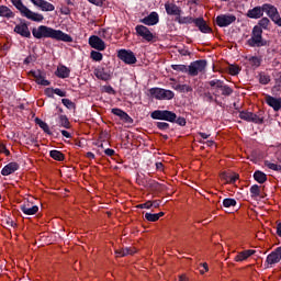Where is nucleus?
Wrapping results in <instances>:
<instances>
[{"label":"nucleus","mask_w":281,"mask_h":281,"mask_svg":"<svg viewBox=\"0 0 281 281\" xmlns=\"http://www.w3.org/2000/svg\"><path fill=\"white\" fill-rule=\"evenodd\" d=\"M20 166L18 162H9L7 166H4L1 170L2 177H10V175H14L16 170H19Z\"/></svg>","instance_id":"23"},{"label":"nucleus","mask_w":281,"mask_h":281,"mask_svg":"<svg viewBox=\"0 0 281 281\" xmlns=\"http://www.w3.org/2000/svg\"><path fill=\"white\" fill-rule=\"evenodd\" d=\"M250 122H252L254 124H265V117L252 113V116L250 119Z\"/></svg>","instance_id":"46"},{"label":"nucleus","mask_w":281,"mask_h":281,"mask_svg":"<svg viewBox=\"0 0 281 281\" xmlns=\"http://www.w3.org/2000/svg\"><path fill=\"white\" fill-rule=\"evenodd\" d=\"M173 123L178 124V126H186V124H188L186 117L183 116L176 117V121Z\"/></svg>","instance_id":"53"},{"label":"nucleus","mask_w":281,"mask_h":281,"mask_svg":"<svg viewBox=\"0 0 281 281\" xmlns=\"http://www.w3.org/2000/svg\"><path fill=\"white\" fill-rule=\"evenodd\" d=\"M104 155L108 157H113L115 155V149L106 148L104 149Z\"/></svg>","instance_id":"58"},{"label":"nucleus","mask_w":281,"mask_h":281,"mask_svg":"<svg viewBox=\"0 0 281 281\" xmlns=\"http://www.w3.org/2000/svg\"><path fill=\"white\" fill-rule=\"evenodd\" d=\"M57 78H69V75L71 74V70L67 66H60L57 68V71L55 72Z\"/></svg>","instance_id":"25"},{"label":"nucleus","mask_w":281,"mask_h":281,"mask_svg":"<svg viewBox=\"0 0 281 281\" xmlns=\"http://www.w3.org/2000/svg\"><path fill=\"white\" fill-rule=\"evenodd\" d=\"M55 95H59V98H67V91L61 90L60 88H54Z\"/></svg>","instance_id":"52"},{"label":"nucleus","mask_w":281,"mask_h":281,"mask_svg":"<svg viewBox=\"0 0 281 281\" xmlns=\"http://www.w3.org/2000/svg\"><path fill=\"white\" fill-rule=\"evenodd\" d=\"M254 179L257 181V183H265L267 181V173L256 170L254 172Z\"/></svg>","instance_id":"31"},{"label":"nucleus","mask_w":281,"mask_h":281,"mask_svg":"<svg viewBox=\"0 0 281 281\" xmlns=\"http://www.w3.org/2000/svg\"><path fill=\"white\" fill-rule=\"evenodd\" d=\"M117 58L125 63V65H135L137 63V57L133 50L120 49L117 52Z\"/></svg>","instance_id":"9"},{"label":"nucleus","mask_w":281,"mask_h":281,"mask_svg":"<svg viewBox=\"0 0 281 281\" xmlns=\"http://www.w3.org/2000/svg\"><path fill=\"white\" fill-rule=\"evenodd\" d=\"M209 85L212 89H215V92L213 93L215 98H218L220 95H223V98H229V95L234 93V89L221 79H213L209 81ZM218 91H221V93H218Z\"/></svg>","instance_id":"3"},{"label":"nucleus","mask_w":281,"mask_h":281,"mask_svg":"<svg viewBox=\"0 0 281 281\" xmlns=\"http://www.w3.org/2000/svg\"><path fill=\"white\" fill-rule=\"evenodd\" d=\"M49 156L52 159H55V161H65V154L60 150L53 149L49 151Z\"/></svg>","instance_id":"32"},{"label":"nucleus","mask_w":281,"mask_h":281,"mask_svg":"<svg viewBox=\"0 0 281 281\" xmlns=\"http://www.w3.org/2000/svg\"><path fill=\"white\" fill-rule=\"evenodd\" d=\"M22 16H24L25 19H29V21H34L35 23H42V21H44L45 19L43 14L36 13L30 10L29 8H26V10L22 13Z\"/></svg>","instance_id":"17"},{"label":"nucleus","mask_w":281,"mask_h":281,"mask_svg":"<svg viewBox=\"0 0 281 281\" xmlns=\"http://www.w3.org/2000/svg\"><path fill=\"white\" fill-rule=\"evenodd\" d=\"M135 32L136 36H140V38H143V41H146V43H153L156 38L155 34L150 32V29L142 24L135 26Z\"/></svg>","instance_id":"7"},{"label":"nucleus","mask_w":281,"mask_h":281,"mask_svg":"<svg viewBox=\"0 0 281 281\" xmlns=\"http://www.w3.org/2000/svg\"><path fill=\"white\" fill-rule=\"evenodd\" d=\"M238 202H236V199L226 198L223 200L224 207H236Z\"/></svg>","instance_id":"40"},{"label":"nucleus","mask_w":281,"mask_h":281,"mask_svg":"<svg viewBox=\"0 0 281 281\" xmlns=\"http://www.w3.org/2000/svg\"><path fill=\"white\" fill-rule=\"evenodd\" d=\"M90 58H92V60H95L97 63H100V60H102L103 58V55L98 50H92L90 53Z\"/></svg>","instance_id":"45"},{"label":"nucleus","mask_w":281,"mask_h":281,"mask_svg":"<svg viewBox=\"0 0 281 281\" xmlns=\"http://www.w3.org/2000/svg\"><path fill=\"white\" fill-rule=\"evenodd\" d=\"M205 67H207V60L198 59L187 66V74L191 77L199 76V74L205 71Z\"/></svg>","instance_id":"5"},{"label":"nucleus","mask_w":281,"mask_h":281,"mask_svg":"<svg viewBox=\"0 0 281 281\" xmlns=\"http://www.w3.org/2000/svg\"><path fill=\"white\" fill-rule=\"evenodd\" d=\"M165 10L169 16H181V8H179L175 3L166 2L165 3Z\"/></svg>","instance_id":"20"},{"label":"nucleus","mask_w":281,"mask_h":281,"mask_svg":"<svg viewBox=\"0 0 281 281\" xmlns=\"http://www.w3.org/2000/svg\"><path fill=\"white\" fill-rule=\"evenodd\" d=\"M194 25L202 32V34H212V27L207 25V22H205L203 18H196Z\"/></svg>","instance_id":"22"},{"label":"nucleus","mask_w":281,"mask_h":281,"mask_svg":"<svg viewBox=\"0 0 281 281\" xmlns=\"http://www.w3.org/2000/svg\"><path fill=\"white\" fill-rule=\"evenodd\" d=\"M176 21L180 24V25H191V23H196V19L192 18V16H181L179 15L178 18H176Z\"/></svg>","instance_id":"27"},{"label":"nucleus","mask_w":281,"mask_h":281,"mask_svg":"<svg viewBox=\"0 0 281 281\" xmlns=\"http://www.w3.org/2000/svg\"><path fill=\"white\" fill-rule=\"evenodd\" d=\"M0 16L2 19H14L15 14L7 5H0Z\"/></svg>","instance_id":"24"},{"label":"nucleus","mask_w":281,"mask_h":281,"mask_svg":"<svg viewBox=\"0 0 281 281\" xmlns=\"http://www.w3.org/2000/svg\"><path fill=\"white\" fill-rule=\"evenodd\" d=\"M40 9L42 12H54V10H56V7H54V4H52L50 2L44 0Z\"/></svg>","instance_id":"36"},{"label":"nucleus","mask_w":281,"mask_h":281,"mask_svg":"<svg viewBox=\"0 0 281 281\" xmlns=\"http://www.w3.org/2000/svg\"><path fill=\"white\" fill-rule=\"evenodd\" d=\"M12 5H14V8H16L21 14V16L23 15V13L27 10V7L25 4H23V0H10Z\"/></svg>","instance_id":"29"},{"label":"nucleus","mask_w":281,"mask_h":281,"mask_svg":"<svg viewBox=\"0 0 281 281\" xmlns=\"http://www.w3.org/2000/svg\"><path fill=\"white\" fill-rule=\"evenodd\" d=\"M94 76L98 78V80H103V82H109L112 77V72L109 70V68L104 67H98L94 69Z\"/></svg>","instance_id":"15"},{"label":"nucleus","mask_w":281,"mask_h":281,"mask_svg":"<svg viewBox=\"0 0 281 281\" xmlns=\"http://www.w3.org/2000/svg\"><path fill=\"white\" fill-rule=\"evenodd\" d=\"M238 179H239V176L235 173V175L231 176L228 183L234 184L238 181Z\"/></svg>","instance_id":"59"},{"label":"nucleus","mask_w":281,"mask_h":281,"mask_svg":"<svg viewBox=\"0 0 281 281\" xmlns=\"http://www.w3.org/2000/svg\"><path fill=\"white\" fill-rule=\"evenodd\" d=\"M0 153H3L7 157H10V150L3 144H0Z\"/></svg>","instance_id":"56"},{"label":"nucleus","mask_w":281,"mask_h":281,"mask_svg":"<svg viewBox=\"0 0 281 281\" xmlns=\"http://www.w3.org/2000/svg\"><path fill=\"white\" fill-rule=\"evenodd\" d=\"M60 13L65 14L66 16H69V14H71V9H69V7H63L60 9Z\"/></svg>","instance_id":"57"},{"label":"nucleus","mask_w":281,"mask_h":281,"mask_svg":"<svg viewBox=\"0 0 281 281\" xmlns=\"http://www.w3.org/2000/svg\"><path fill=\"white\" fill-rule=\"evenodd\" d=\"M133 254H135V251H133L131 248H122L120 250H115V255L119 258H124V256H133Z\"/></svg>","instance_id":"34"},{"label":"nucleus","mask_w":281,"mask_h":281,"mask_svg":"<svg viewBox=\"0 0 281 281\" xmlns=\"http://www.w3.org/2000/svg\"><path fill=\"white\" fill-rule=\"evenodd\" d=\"M31 3H33V5H35L36 8H41L43 5V2L45 0H30Z\"/></svg>","instance_id":"60"},{"label":"nucleus","mask_w":281,"mask_h":281,"mask_svg":"<svg viewBox=\"0 0 281 281\" xmlns=\"http://www.w3.org/2000/svg\"><path fill=\"white\" fill-rule=\"evenodd\" d=\"M5 225H9V227H16V224L10 217L5 218Z\"/></svg>","instance_id":"61"},{"label":"nucleus","mask_w":281,"mask_h":281,"mask_svg":"<svg viewBox=\"0 0 281 281\" xmlns=\"http://www.w3.org/2000/svg\"><path fill=\"white\" fill-rule=\"evenodd\" d=\"M32 35L37 40L53 38L54 41H63V43H74V37H71V35L47 25H40L38 27L32 29Z\"/></svg>","instance_id":"2"},{"label":"nucleus","mask_w":281,"mask_h":281,"mask_svg":"<svg viewBox=\"0 0 281 281\" xmlns=\"http://www.w3.org/2000/svg\"><path fill=\"white\" fill-rule=\"evenodd\" d=\"M270 23L269 18H262L258 21L257 25L252 27L250 38L247 40L249 47H269L271 45L270 41L262 37V30H269Z\"/></svg>","instance_id":"1"},{"label":"nucleus","mask_w":281,"mask_h":281,"mask_svg":"<svg viewBox=\"0 0 281 281\" xmlns=\"http://www.w3.org/2000/svg\"><path fill=\"white\" fill-rule=\"evenodd\" d=\"M61 103L64 106H66V109H76V103L69 99H61Z\"/></svg>","instance_id":"49"},{"label":"nucleus","mask_w":281,"mask_h":281,"mask_svg":"<svg viewBox=\"0 0 281 281\" xmlns=\"http://www.w3.org/2000/svg\"><path fill=\"white\" fill-rule=\"evenodd\" d=\"M171 69H173V71H180L181 74H188V66L183 64L171 65Z\"/></svg>","instance_id":"41"},{"label":"nucleus","mask_w":281,"mask_h":281,"mask_svg":"<svg viewBox=\"0 0 281 281\" xmlns=\"http://www.w3.org/2000/svg\"><path fill=\"white\" fill-rule=\"evenodd\" d=\"M58 124L63 128H71V123L69 122V119L65 114L59 115Z\"/></svg>","instance_id":"33"},{"label":"nucleus","mask_w":281,"mask_h":281,"mask_svg":"<svg viewBox=\"0 0 281 281\" xmlns=\"http://www.w3.org/2000/svg\"><path fill=\"white\" fill-rule=\"evenodd\" d=\"M151 120H162L165 122H177V113L169 110H156L150 113Z\"/></svg>","instance_id":"4"},{"label":"nucleus","mask_w":281,"mask_h":281,"mask_svg":"<svg viewBox=\"0 0 281 281\" xmlns=\"http://www.w3.org/2000/svg\"><path fill=\"white\" fill-rule=\"evenodd\" d=\"M263 165L266 168H269V170H274V172H281V165L273 164L269 160H265Z\"/></svg>","instance_id":"37"},{"label":"nucleus","mask_w":281,"mask_h":281,"mask_svg":"<svg viewBox=\"0 0 281 281\" xmlns=\"http://www.w3.org/2000/svg\"><path fill=\"white\" fill-rule=\"evenodd\" d=\"M156 127L158 131H170V124L166 122H156Z\"/></svg>","instance_id":"47"},{"label":"nucleus","mask_w":281,"mask_h":281,"mask_svg":"<svg viewBox=\"0 0 281 281\" xmlns=\"http://www.w3.org/2000/svg\"><path fill=\"white\" fill-rule=\"evenodd\" d=\"M176 91H179V93H190L192 92V86H189V85H177L175 88H173Z\"/></svg>","instance_id":"35"},{"label":"nucleus","mask_w":281,"mask_h":281,"mask_svg":"<svg viewBox=\"0 0 281 281\" xmlns=\"http://www.w3.org/2000/svg\"><path fill=\"white\" fill-rule=\"evenodd\" d=\"M88 43L92 49H97L98 52H104L106 49V44L98 35H91Z\"/></svg>","instance_id":"13"},{"label":"nucleus","mask_w":281,"mask_h":281,"mask_svg":"<svg viewBox=\"0 0 281 281\" xmlns=\"http://www.w3.org/2000/svg\"><path fill=\"white\" fill-rule=\"evenodd\" d=\"M248 63L252 69H258L262 65V59L258 56H251L248 58Z\"/></svg>","instance_id":"30"},{"label":"nucleus","mask_w":281,"mask_h":281,"mask_svg":"<svg viewBox=\"0 0 281 281\" xmlns=\"http://www.w3.org/2000/svg\"><path fill=\"white\" fill-rule=\"evenodd\" d=\"M280 260H281V247H278L267 256L265 261L266 269H271V267H273V265H278Z\"/></svg>","instance_id":"11"},{"label":"nucleus","mask_w":281,"mask_h":281,"mask_svg":"<svg viewBox=\"0 0 281 281\" xmlns=\"http://www.w3.org/2000/svg\"><path fill=\"white\" fill-rule=\"evenodd\" d=\"M215 23L218 27H229L232 23H236V15L234 14H220L215 19Z\"/></svg>","instance_id":"10"},{"label":"nucleus","mask_w":281,"mask_h":281,"mask_svg":"<svg viewBox=\"0 0 281 281\" xmlns=\"http://www.w3.org/2000/svg\"><path fill=\"white\" fill-rule=\"evenodd\" d=\"M247 252L244 250L241 252H239L237 256H235V261L236 262H243L244 260H247Z\"/></svg>","instance_id":"50"},{"label":"nucleus","mask_w":281,"mask_h":281,"mask_svg":"<svg viewBox=\"0 0 281 281\" xmlns=\"http://www.w3.org/2000/svg\"><path fill=\"white\" fill-rule=\"evenodd\" d=\"M13 32L22 36V38H32L30 25L25 20H20V23L14 26Z\"/></svg>","instance_id":"8"},{"label":"nucleus","mask_w":281,"mask_h":281,"mask_svg":"<svg viewBox=\"0 0 281 281\" xmlns=\"http://www.w3.org/2000/svg\"><path fill=\"white\" fill-rule=\"evenodd\" d=\"M263 12H266L269 19H271L272 16H274V14L278 13V8H276V5L271 3H263Z\"/></svg>","instance_id":"26"},{"label":"nucleus","mask_w":281,"mask_h":281,"mask_svg":"<svg viewBox=\"0 0 281 281\" xmlns=\"http://www.w3.org/2000/svg\"><path fill=\"white\" fill-rule=\"evenodd\" d=\"M20 210L26 216H34V214L38 213V205H34L30 202H26V203L20 205Z\"/></svg>","instance_id":"19"},{"label":"nucleus","mask_w":281,"mask_h":281,"mask_svg":"<svg viewBox=\"0 0 281 281\" xmlns=\"http://www.w3.org/2000/svg\"><path fill=\"white\" fill-rule=\"evenodd\" d=\"M104 1L106 0H89V3H92V5H97L98 8H102V5H104Z\"/></svg>","instance_id":"54"},{"label":"nucleus","mask_w":281,"mask_h":281,"mask_svg":"<svg viewBox=\"0 0 281 281\" xmlns=\"http://www.w3.org/2000/svg\"><path fill=\"white\" fill-rule=\"evenodd\" d=\"M136 207L138 210H150V207H153V201H147L143 204H138V205H136Z\"/></svg>","instance_id":"51"},{"label":"nucleus","mask_w":281,"mask_h":281,"mask_svg":"<svg viewBox=\"0 0 281 281\" xmlns=\"http://www.w3.org/2000/svg\"><path fill=\"white\" fill-rule=\"evenodd\" d=\"M204 100L205 102H215V104L221 106V101H218V99H214V94L211 92H204Z\"/></svg>","instance_id":"39"},{"label":"nucleus","mask_w":281,"mask_h":281,"mask_svg":"<svg viewBox=\"0 0 281 281\" xmlns=\"http://www.w3.org/2000/svg\"><path fill=\"white\" fill-rule=\"evenodd\" d=\"M149 95L156 100H172V98H175V92L164 88H150Z\"/></svg>","instance_id":"6"},{"label":"nucleus","mask_w":281,"mask_h":281,"mask_svg":"<svg viewBox=\"0 0 281 281\" xmlns=\"http://www.w3.org/2000/svg\"><path fill=\"white\" fill-rule=\"evenodd\" d=\"M104 91L105 93H115V90L113 89L112 86H105Z\"/></svg>","instance_id":"63"},{"label":"nucleus","mask_w":281,"mask_h":281,"mask_svg":"<svg viewBox=\"0 0 281 281\" xmlns=\"http://www.w3.org/2000/svg\"><path fill=\"white\" fill-rule=\"evenodd\" d=\"M246 16L248 19H262V16H265V4L249 9Z\"/></svg>","instance_id":"18"},{"label":"nucleus","mask_w":281,"mask_h":281,"mask_svg":"<svg viewBox=\"0 0 281 281\" xmlns=\"http://www.w3.org/2000/svg\"><path fill=\"white\" fill-rule=\"evenodd\" d=\"M259 82H260V85H269L271 82V76H269L267 74H260Z\"/></svg>","instance_id":"43"},{"label":"nucleus","mask_w":281,"mask_h":281,"mask_svg":"<svg viewBox=\"0 0 281 281\" xmlns=\"http://www.w3.org/2000/svg\"><path fill=\"white\" fill-rule=\"evenodd\" d=\"M35 124H37V126H40V128H42V131H44V133H46V135H52V130H49V125L47 123H45V121L36 117Z\"/></svg>","instance_id":"28"},{"label":"nucleus","mask_w":281,"mask_h":281,"mask_svg":"<svg viewBox=\"0 0 281 281\" xmlns=\"http://www.w3.org/2000/svg\"><path fill=\"white\" fill-rule=\"evenodd\" d=\"M140 23L144 25H157L159 23V13L153 11L149 15L140 19Z\"/></svg>","instance_id":"21"},{"label":"nucleus","mask_w":281,"mask_h":281,"mask_svg":"<svg viewBox=\"0 0 281 281\" xmlns=\"http://www.w3.org/2000/svg\"><path fill=\"white\" fill-rule=\"evenodd\" d=\"M250 195L251 198L260 196V187L258 184H254L250 187Z\"/></svg>","instance_id":"44"},{"label":"nucleus","mask_w":281,"mask_h":281,"mask_svg":"<svg viewBox=\"0 0 281 281\" xmlns=\"http://www.w3.org/2000/svg\"><path fill=\"white\" fill-rule=\"evenodd\" d=\"M146 221H149V223H157L158 216L156 213H145Z\"/></svg>","instance_id":"48"},{"label":"nucleus","mask_w":281,"mask_h":281,"mask_svg":"<svg viewBox=\"0 0 281 281\" xmlns=\"http://www.w3.org/2000/svg\"><path fill=\"white\" fill-rule=\"evenodd\" d=\"M251 117H254V112L241 111L239 112V119L245 122H251Z\"/></svg>","instance_id":"38"},{"label":"nucleus","mask_w":281,"mask_h":281,"mask_svg":"<svg viewBox=\"0 0 281 281\" xmlns=\"http://www.w3.org/2000/svg\"><path fill=\"white\" fill-rule=\"evenodd\" d=\"M111 113L113 115H116V117H120V120H122V122H124V124H133V122H135L133 120V117H131V115H128V113H126L124 110H122L120 108H113L111 110Z\"/></svg>","instance_id":"14"},{"label":"nucleus","mask_w":281,"mask_h":281,"mask_svg":"<svg viewBox=\"0 0 281 281\" xmlns=\"http://www.w3.org/2000/svg\"><path fill=\"white\" fill-rule=\"evenodd\" d=\"M228 74L231 76H238L240 74V67H238V65H229Z\"/></svg>","instance_id":"42"},{"label":"nucleus","mask_w":281,"mask_h":281,"mask_svg":"<svg viewBox=\"0 0 281 281\" xmlns=\"http://www.w3.org/2000/svg\"><path fill=\"white\" fill-rule=\"evenodd\" d=\"M277 235L281 238V222L277 224Z\"/></svg>","instance_id":"64"},{"label":"nucleus","mask_w":281,"mask_h":281,"mask_svg":"<svg viewBox=\"0 0 281 281\" xmlns=\"http://www.w3.org/2000/svg\"><path fill=\"white\" fill-rule=\"evenodd\" d=\"M44 93H45V95L47 97V98H54V88H46L45 90H44Z\"/></svg>","instance_id":"55"},{"label":"nucleus","mask_w":281,"mask_h":281,"mask_svg":"<svg viewBox=\"0 0 281 281\" xmlns=\"http://www.w3.org/2000/svg\"><path fill=\"white\" fill-rule=\"evenodd\" d=\"M222 179H224V181H226V183H229V179H232V176H229L227 172H223Z\"/></svg>","instance_id":"62"},{"label":"nucleus","mask_w":281,"mask_h":281,"mask_svg":"<svg viewBox=\"0 0 281 281\" xmlns=\"http://www.w3.org/2000/svg\"><path fill=\"white\" fill-rule=\"evenodd\" d=\"M30 76L35 78L36 85H41L42 87H49L52 85L49 80L45 79V71L43 70H31Z\"/></svg>","instance_id":"12"},{"label":"nucleus","mask_w":281,"mask_h":281,"mask_svg":"<svg viewBox=\"0 0 281 281\" xmlns=\"http://www.w3.org/2000/svg\"><path fill=\"white\" fill-rule=\"evenodd\" d=\"M265 102L266 104H268V106L273 109V111L276 112L281 111V98H276L270 94H266Z\"/></svg>","instance_id":"16"}]
</instances>
